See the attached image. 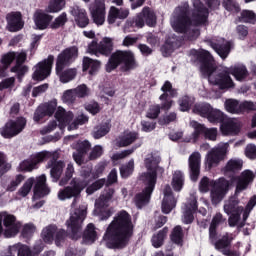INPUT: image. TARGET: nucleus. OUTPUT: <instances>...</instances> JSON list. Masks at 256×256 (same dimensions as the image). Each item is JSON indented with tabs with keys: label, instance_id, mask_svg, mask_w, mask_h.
Masks as SVG:
<instances>
[{
	"label": "nucleus",
	"instance_id": "obj_1",
	"mask_svg": "<svg viewBox=\"0 0 256 256\" xmlns=\"http://www.w3.org/2000/svg\"><path fill=\"white\" fill-rule=\"evenodd\" d=\"M191 55L201 61L200 71L202 75L208 77L209 83L218 85L220 89H231V87H235L233 79L229 75H233L236 81H245L249 76V71L243 64H236L230 68L222 67L217 69L213 56L205 49L192 50Z\"/></svg>",
	"mask_w": 256,
	"mask_h": 256
},
{
	"label": "nucleus",
	"instance_id": "obj_2",
	"mask_svg": "<svg viewBox=\"0 0 256 256\" xmlns=\"http://www.w3.org/2000/svg\"><path fill=\"white\" fill-rule=\"evenodd\" d=\"M91 176V172L88 171L86 174H82L83 179L81 178H72L70 185L66 186L63 189H60L58 192V199L60 201H67V199H73L71 203L70 218L66 221L68 230L71 233L72 239H79L81 237V230L83 229V222L87 217V204L82 203L77 207L79 203V197L81 193L89 185V180L87 177Z\"/></svg>",
	"mask_w": 256,
	"mask_h": 256
},
{
	"label": "nucleus",
	"instance_id": "obj_3",
	"mask_svg": "<svg viewBox=\"0 0 256 256\" xmlns=\"http://www.w3.org/2000/svg\"><path fill=\"white\" fill-rule=\"evenodd\" d=\"M193 10L189 17V2H184L176 7L170 18V25L176 33H183L190 41L199 37V25H207L209 10L201 0H192Z\"/></svg>",
	"mask_w": 256,
	"mask_h": 256
},
{
	"label": "nucleus",
	"instance_id": "obj_4",
	"mask_svg": "<svg viewBox=\"0 0 256 256\" xmlns=\"http://www.w3.org/2000/svg\"><path fill=\"white\" fill-rule=\"evenodd\" d=\"M161 157L157 154L150 153L144 159V165L147 172H143L139 179L145 184V188L141 193H138L134 201L138 209L145 207L147 203L151 200V193L155 189V184L157 183V173H163V168L159 167Z\"/></svg>",
	"mask_w": 256,
	"mask_h": 256
},
{
	"label": "nucleus",
	"instance_id": "obj_5",
	"mask_svg": "<svg viewBox=\"0 0 256 256\" xmlns=\"http://www.w3.org/2000/svg\"><path fill=\"white\" fill-rule=\"evenodd\" d=\"M131 235H133L131 215H129L127 211L122 210L116 214L113 221L108 226L104 239L113 247L122 249V247L127 245Z\"/></svg>",
	"mask_w": 256,
	"mask_h": 256
},
{
	"label": "nucleus",
	"instance_id": "obj_6",
	"mask_svg": "<svg viewBox=\"0 0 256 256\" xmlns=\"http://www.w3.org/2000/svg\"><path fill=\"white\" fill-rule=\"evenodd\" d=\"M209 185H212L210 191L212 205H219V203L225 199V195L229 193V189L233 183L225 178L209 181V178L203 177L199 183L200 193H208Z\"/></svg>",
	"mask_w": 256,
	"mask_h": 256
},
{
	"label": "nucleus",
	"instance_id": "obj_7",
	"mask_svg": "<svg viewBox=\"0 0 256 256\" xmlns=\"http://www.w3.org/2000/svg\"><path fill=\"white\" fill-rule=\"evenodd\" d=\"M119 65H122V71H132V69H136L137 61H135V54L131 51L121 50L114 52L106 64L107 73H111V71L117 69Z\"/></svg>",
	"mask_w": 256,
	"mask_h": 256
},
{
	"label": "nucleus",
	"instance_id": "obj_8",
	"mask_svg": "<svg viewBox=\"0 0 256 256\" xmlns=\"http://www.w3.org/2000/svg\"><path fill=\"white\" fill-rule=\"evenodd\" d=\"M19 231H21V222L17 220V217L9 212H1L0 235L6 239H11V237H17Z\"/></svg>",
	"mask_w": 256,
	"mask_h": 256
},
{
	"label": "nucleus",
	"instance_id": "obj_9",
	"mask_svg": "<svg viewBox=\"0 0 256 256\" xmlns=\"http://www.w3.org/2000/svg\"><path fill=\"white\" fill-rule=\"evenodd\" d=\"M190 127H192L194 131L189 136L183 138L184 143H197L201 135H204L205 139L209 141H217V128H207L205 125L195 120L190 121Z\"/></svg>",
	"mask_w": 256,
	"mask_h": 256
},
{
	"label": "nucleus",
	"instance_id": "obj_10",
	"mask_svg": "<svg viewBox=\"0 0 256 256\" xmlns=\"http://www.w3.org/2000/svg\"><path fill=\"white\" fill-rule=\"evenodd\" d=\"M55 117L59 122L60 129H65L68 126V131H74L79 125H85L89 121V117L84 114L79 115L74 122L73 121V112H66L63 107H58Z\"/></svg>",
	"mask_w": 256,
	"mask_h": 256
},
{
	"label": "nucleus",
	"instance_id": "obj_11",
	"mask_svg": "<svg viewBox=\"0 0 256 256\" xmlns=\"http://www.w3.org/2000/svg\"><path fill=\"white\" fill-rule=\"evenodd\" d=\"M224 212L229 217L230 227H235L239 223L241 214L243 213V206L239 205V199L237 196H232L229 199L224 201Z\"/></svg>",
	"mask_w": 256,
	"mask_h": 256
},
{
	"label": "nucleus",
	"instance_id": "obj_12",
	"mask_svg": "<svg viewBox=\"0 0 256 256\" xmlns=\"http://www.w3.org/2000/svg\"><path fill=\"white\" fill-rule=\"evenodd\" d=\"M65 237H67V232L64 229L57 228L55 225L46 226L41 233L44 243H53L55 241L57 247H61L65 243Z\"/></svg>",
	"mask_w": 256,
	"mask_h": 256
},
{
	"label": "nucleus",
	"instance_id": "obj_13",
	"mask_svg": "<svg viewBox=\"0 0 256 256\" xmlns=\"http://www.w3.org/2000/svg\"><path fill=\"white\" fill-rule=\"evenodd\" d=\"M25 125H27V120L23 117L17 120H10L0 129V135H2L4 139H11L19 135V133L25 129Z\"/></svg>",
	"mask_w": 256,
	"mask_h": 256
},
{
	"label": "nucleus",
	"instance_id": "obj_14",
	"mask_svg": "<svg viewBox=\"0 0 256 256\" xmlns=\"http://www.w3.org/2000/svg\"><path fill=\"white\" fill-rule=\"evenodd\" d=\"M77 57H79V48H77V46H72L64 49L57 57V71L65 69L67 65H71V63L75 62Z\"/></svg>",
	"mask_w": 256,
	"mask_h": 256
},
{
	"label": "nucleus",
	"instance_id": "obj_15",
	"mask_svg": "<svg viewBox=\"0 0 256 256\" xmlns=\"http://www.w3.org/2000/svg\"><path fill=\"white\" fill-rule=\"evenodd\" d=\"M227 149H229V142H221L217 148H213L207 154L206 165L208 166V169H211V167L219 165V162L223 161V157H225Z\"/></svg>",
	"mask_w": 256,
	"mask_h": 256
},
{
	"label": "nucleus",
	"instance_id": "obj_16",
	"mask_svg": "<svg viewBox=\"0 0 256 256\" xmlns=\"http://www.w3.org/2000/svg\"><path fill=\"white\" fill-rule=\"evenodd\" d=\"M49 157H51V152L48 151L33 154L28 159L20 163V171H33V169H37V165H39V163H43V161H46Z\"/></svg>",
	"mask_w": 256,
	"mask_h": 256
},
{
	"label": "nucleus",
	"instance_id": "obj_17",
	"mask_svg": "<svg viewBox=\"0 0 256 256\" xmlns=\"http://www.w3.org/2000/svg\"><path fill=\"white\" fill-rule=\"evenodd\" d=\"M53 61H55V58L53 56H48V58L46 60L39 62L34 67V73L32 76L33 79L35 81H43L44 79H47V77H49L51 75Z\"/></svg>",
	"mask_w": 256,
	"mask_h": 256
},
{
	"label": "nucleus",
	"instance_id": "obj_18",
	"mask_svg": "<svg viewBox=\"0 0 256 256\" xmlns=\"http://www.w3.org/2000/svg\"><path fill=\"white\" fill-rule=\"evenodd\" d=\"M53 61H55V58L53 56H48V58L46 60L39 62L34 67V73L32 76L33 79L35 81H43L44 79H47V77H49L51 75Z\"/></svg>",
	"mask_w": 256,
	"mask_h": 256
},
{
	"label": "nucleus",
	"instance_id": "obj_19",
	"mask_svg": "<svg viewBox=\"0 0 256 256\" xmlns=\"http://www.w3.org/2000/svg\"><path fill=\"white\" fill-rule=\"evenodd\" d=\"M89 11L95 25H104L106 15L105 0H94L89 6Z\"/></svg>",
	"mask_w": 256,
	"mask_h": 256
},
{
	"label": "nucleus",
	"instance_id": "obj_20",
	"mask_svg": "<svg viewBox=\"0 0 256 256\" xmlns=\"http://www.w3.org/2000/svg\"><path fill=\"white\" fill-rule=\"evenodd\" d=\"M145 23L148 27H155V25H157V16L149 7L143 8L141 13H139L135 19V25L136 27H139V29L145 27Z\"/></svg>",
	"mask_w": 256,
	"mask_h": 256
},
{
	"label": "nucleus",
	"instance_id": "obj_21",
	"mask_svg": "<svg viewBox=\"0 0 256 256\" xmlns=\"http://www.w3.org/2000/svg\"><path fill=\"white\" fill-rule=\"evenodd\" d=\"M6 21V29L10 33H17V31H21V29L25 27V22H23L21 12H12L7 14Z\"/></svg>",
	"mask_w": 256,
	"mask_h": 256
},
{
	"label": "nucleus",
	"instance_id": "obj_22",
	"mask_svg": "<svg viewBox=\"0 0 256 256\" xmlns=\"http://www.w3.org/2000/svg\"><path fill=\"white\" fill-rule=\"evenodd\" d=\"M161 91H163V94L160 96V101H164L161 108L164 109V111H169V109L173 106V101L168 99L169 97H175L177 95V91L173 89V85H171V82L169 81L164 83Z\"/></svg>",
	"mask_w": 256,
	"mask_h": 256
},
{
	"label": "nucleus",
	"instance_id": "obj_23",
	"mask_svg": "<svg viewBox=\"0 0 256 256\" xmlns=\"http://www.w3.org/2000/svg\"><path fill=\"white\" fill-rule=\"evenodd\" d=\"M188 165L190 169V179L197 181L199 173H201V153L195 151L188 158Z\"/></svg>",
	"mask_w": 256,
	"mask_h": 256
},
{
	"label": "nucleus",
	"instance_id": "obj_24",
	"mask_svg": "<svg viewBox=\"0 0 256 256\" xmlns=\"http://www.w3.org/2000/svg\"><path fill=\"white\" fill-rule=\"evenodd\" d=\"M241 121L237 118L225 119L221 125L222 135H239L241 133Z\"/></svg>",
	"mask_w": 256,
	"mask_h": 256
},
{
	"label": "nucleus",
	"instance_id": "obj_25",
	"mask_svg": "<svg viewBox=\"0 0 256 256\" xmlns=\"http://www.w3.org/2000/svg\"><path fill=\"white\" fill-rule=\"evenodd\" d=\"M46 183L47 176H45V174H42L41 176L36 178L33 201H35L36 199H41L45 197V195H49V193H51V190L49 189V187H47Z\"/></svg>",
	"mask_w": 256,
	"mask_h": 256
},
{
	"label": "nucleus",
	"instance_id": "obj_26",
	"mask_svg": "<svg viewBox=\"0 0 256 256\" xmlns=\"http://www.w3.org/2000/svg\"><path fill=\"white\" fill-rule=\"evenodd\" d=\"M177 206V199L173 196L171 186L167 185L164 188V198L162 201V213L168 215L170 211H173Z\"/></svg>",
	"mask_w": 256,
	"mask_h": 256
},
{
	"label": "nucleus",
	"instance_id": "obj_27",
	"mask_svg": "<svg viewBox=\"0 0 256 256\" xmlns=\"http://www.w3.org/2000/svg\"><path fill=\"white\" fill-rule=\"evenodd\" d=\"M55 109H57V100H52L50 103L40 105L34 114V121L39 122L47 115L51 117V115L55 113Z\"/></svg>",
	"mask_w": 256,
	"mask_h": 256
},
{
	"label": "nucleus",
	"instance_id": "obj_28",
	"mask_svg": "<svg viewBox=\"0 0 256 256\" xmlns=\"http://www.w3.org/2000/svg\"><path fill=\"white\" fill-rule=\"evenodd\" d=\"M139 139L137 132L126 130L115 141L116 147H129Z\"/></svg>",
	"mask_w": 256,
	"mask_h": 256
},
{
	"label": "nucleus",
	"instance_id": "obj_29",
	"mask_svg": "<svg viewBox=\"0 0 256 256\" xmlns=\"http://www.w3.org/2000/svg\"><path fill=\"white\" fill-rule=\"evenodd\" d=\"M253 179H255L253 171L244 170L238 178L235 194L237 195L238 193H241V191H245V189L249 187V184L253 183Z\"/></svg>",
	"mask_w": 256,
	"mask_h": 256
},
{
	"label": "nucleus",
	"instance_id": "obj_30",
	"mask_svg": "<svg viewBox=\"0 0 256 256\" xmlns=\"http://www.w3.org/2000/svg\"><path fill=\"white\" fill-rule=\"evenodd\" d=\"M47 169H50V176L54 183H57L63 175V170L65 169V162L63 161H49L47 164Z\"/></svg>",
	"mask_w": 256,
	"mask_h": 256
},
{
	"label": "nucleus",
	"instance_id": "obj_31",
	"mask_svg": "<svg viewBox=\"0 0 256 256\" xmlns=\"http://www.w3.org/2000/svg\"><path fill=\"white\" fill-rule=\"evenodd\" d=\"M33 20L37 29L43 30L49 27L51 21H53V16L48 15L43 10H37L34 13Z\"/></svg>",
	"mask_w": 256,
	"mask_h": 256
},
{
	"label": "nucleus",
	"instance_id": "obj_32",
	"mask_svg": "<svg viewBox=\"0 0 256 256\" xmlns=\"http://www.w3.org/2000/svg\"><path fill=\"white\" fill-rule=\"evenodd\" d=\"M16 253L18 254V256H33L31 248L21 243L9 246L7 252L4 253L2 256H15Z\"/></svg>",
	"mask_w": 256,
	"mask_h": 256
},
{
	"label": "nucleus",
	"instance_id": "obj_33",
	"mask_svg": "<svg viewBox=\"0 0 256 256\" xmlns=\"http://www.w3.org/2000/svg\"><path fill=\"white\" fill-rule=\"evenodd\" d=\"M89 149H91V143L89 141L84 140L77 143L76 152L73 153V158L77 165L83 164V157H85Z\"/></svg>",
	"mask_w": 256,
	"mask_h": 256
},
{
	"label": "nucleus",
	"instance_id": "obj_34",
	"mask_svg": "<svg viewBox=\"0 0 256 256\" xmlns=\"http://www.w3.org/2000/svg\"><path fill=\"white\" fill-rule=\"evenodd\" d=\"M129 17V9L127 8H117L115 6L110 7L108 12L107 21L109 25H113L117 19H127Z\"/></svg>",
	"mask_w": 256,
	"mask_h": 256
},
{
	"label": "nucleus",
	"instance_id": "obj_35",
	"mask_svg": "<svg viewBox=\"0 0 256 256\" xmlns=\"http://www.w3.org/2000/svg\"><path fill=\"white\" fill-rule=\"evenodd\" d=\"M210 45L212 49L216 51L219 57H221V59H227L229 53L231 52V43L225 41L224 39H220L217 43L212 42Z\"/></svg>",
	"mask_w": 256,
	"mask_h": 256
},
{
	"label": "nucleus",
	"instance_id": "obj_36",
	"mask_svg": "<svg viewBox=\"0 0 256 256\" xmlns=\"http://www.w3.org/2000/svg\"><path fill=\"white\" fill-rule=\"evenodd\" d=\"M71 13L78 25V27L84 28L89 25V17H87V12L85 9L79 8V6L74 7Z\"/></svg>",
	"mask_w": 256,
	"mask_h": 256
},
{
	"label": "nucleus",
	"instance_id": "obj_37",
	"mask_svg": "<svg viewBox=\"0 0 256 256\" xmlns=\"http://www.w3.org/2000/svg\"><path fill=\"white\" fill-rule=\"evenodd\" d=\"M197 211V198L195 195L191 196V201L186 205L184 215L182 217L183 223L189 225V223H193V212Z\"/></svg>",
	"mask_w": 256,
	"mask_h": 256
},
{
	"label": "nucleus",
	"instance_id": "obj_38",
	"mask_svg": "<svg viewBox=\"0 0 256 256\" xmlns=\"http://www.w3.org/2000/svg\"><path fill=\"white\" fill-rule=\"evenodd\" d=\"M113 195H115V190L109 188L96 200L95 207L102 208V207H109L113 202Z\"/></svg>",
	"mask_w": 256,
	"mask_h": 256
},
{
	"label": "nucleus",
	"instance_id": "obj_39",
	"mask_svg": "<svg viewBox=\"0 0 256 256\" xmlns=\"http://www.w3.org/2000/svg\"><path fill=\"white\" fill-rule=\"evenodd\" d=\"M113 195H115V190L109 188L96 200L95 207L102 208V207H109L113 202Z\"/></svg>",
	"mask_w": 256,
	"mask_h": 256
},
{
	"label": "nucleus",
	"instance_id": "obj_40",
	"mask_svg": "<svg viewBox=\"0 0 256 256\" xmlns=\"http://www.w3.org/2000/svg\"><path fill=\"white\" fill-rule=\"evenodd\" d=\"M243 169V160L239 158L230 159L226 166L224 167V175H229V173H237Z\"/></svg>",
	"mask_w": 256,
	"mask_h": 256
},
{
	"label": "nucleus",
	"instance_id": "obj_41",
	"mask_svg": "<svg viewBox=\"0 0 256 256\" xmlns=\"http://www.w3.org/2000/svg\"><path fill=\"white\" fill-rule=\"evenodd\" d=\"M101 67V62L97 60H93L87 56L83 58V71H88L90 75H95L97 71H99V68Z\"/></svg>",
	"mask_w": 256,
	"mask_h": 256
},
{
	"label": "nucleus",
	"instance_id": "obj_42",
	"mask_svg": "<svg viewBox=\"0 0 256 256\" xmlns=\"http://www.w3.org/2000/svg\"><path fill=\"white\" fill-rule=\"evenodd\" d=\"M112 51H113V38L104 37L99 43V54L105 55L106 57H108V55H111Z\"/></svg>",
	"mask_w": 256,
	"mask_h": 256
},
{
	"label": "nucleus",
	"instance_id": "obj_43",
	"mask_svg": "<svg viewBox=\"0 0 256 256\" xmlns=\"http://www.w3.org/2000/svg\"><path fill=\"white\" fill-rule=\"evenodd\" d=\"M56 73L61 81V83H69V81H73L75 77H77V69L71 68L63 71V69L57 70Z\"/></svg>",
	"mask_w": 256,
	"mask_h": 256
},
{
	"label": "nucleus",
	"instance_id": "obj_44",
	"mask_svg": "<svg viewBox=\"0 0 256 256\" xmlns=\"http://www.w3.org/2000/svg\"><path fill=\"white\" fill-rule=\"evenodd\" d=\"M184 183L185 176L183 175V172L176 170L172 178V187L174 191H181V189H183Z\"/></svg>",
	"mask_w": 256,
	"mask_h": 256
},
{
	"label": "nucleus",
	"instance_id": "obj_45",
	"mask_svg": "<svg viewBox=\"0 0 256 256\" xmlns=\"http://www.w3.org/2000/svg\"><path fill=\"white\" fill-rule=\"evenodd\" d=\"M95 239H97V232L95 231V225L88 224L84 234H83V241L84 243H94Z\"/></svg>",
	"mask_w": 256,
	"mask_h": 256
},
{
	"label": "nucleus",
	"instance_id": "obj_46",
	"mask_svg": "<svg viewBox=\"0 0 256 256\" xmlns=\"http://www.w3.org/2000/svg\"><path fill=\"white\" fill-rule=\"evenodd\" d=\"M169 230L167 228H164L160 230L157 234L153 235L152 237V245L156 249H159L163 245V242L165 241V237H167V233Z\"/></svg>",
	"mask_w": 256,
	"mask_h": 256
},
{
	"label": "nucleus",
	"instance_id": "obj_47",
	"mask_svg": "<svg viewBox=\"0 0 256 256\" xmlns=\"http://www.w3.org/2000/svg\"><path fill=\"white\" fill-rule=\"evenodd\" d=\"M179 47V41L175 38L168 39L165 43V45L162 47V53L165 55V57L169 56L173 53L174 49H177Z\"/></svg>",
	"mask_w": 256,
	"mask_h": 256
},
{
	"label": "nucleus",
	"instance_id": "obj_48",
	"mask_svg": "<svg viewBox=\"0 0 256 256\" xmlns=\"http://www.w3.org/2000/svg\"><path fill=\"white\" fill-rule=\"evenodd\" d=\"M225 109L226 111H228V113H233V114L242 113L241 104H239V101L233 100V99L226 100Z\"/></svg>",
	"mask_w": 256,
	"mask_h": 256
},
{
	"label": "nucleus",
	"instance_id": "obj_49",
	"mask_svg": "<svg viewBox=\"0 0 256 256\" xmlns=\"http://www.w3.org/2000/svg\"><path fill=\"white\" fill-rule=\"evenodd\" d=\"M207 119L210 123H224L226 118L223 112L212 108V110H210V114L208 115Z\"/></svg>",
	"mask_w": 256,
	"mask_h": 256
},
{
	"label": "nucleus",
	"instance_id": "obj_50",
	"mask_svg": "<svg viewBox=\"0 0 256 256\" xmlns=\"http://www.w3.org/2000/svg\"><path fill=\"white\" fill-rule=\"evenodd\" d=\"M13 61H15V52L4 54L1 58L0 73L7 70Z\"/></svg>",
	"mask_w": 256,
	"mask_h": 256
},
{
	"label": "nucleus",
	"instance_id": "obj_51",
	"mask_svg": "<svg viewBox=\"0 0 256 256\" xmlns=\"http://www.w3.org/2000/svg\"><path fill=\"white\" fill-rule=\"evenodd\" d=\"M212 109L213 107L209 104H196L193 108V113H196V115H200L201 117L208 118Z\"/></svg>",
	"mask_w": 256,
	"mask_h": 256
},
{
	"label": "nucleus",
	"instance_id": "obj_52",
	"mask_svg": "<svg viewBox=\"0 0 256 256\" xmlns=\"http://www.w3.org/2000/svg\"><path fill=\"white\" fill-rule=\"evenodd\" d=\"M33 183H35V178H28L23 186L18 190L17 195L19 197H27V195L31 193V189H33Z\"/></svg>",
	"mask_w": 256,
	"mask_h": 256
},
{
	"label": "nucleus",
	"instance_id": "obj_53",
	"mask_svg": "<svg viewBox=\"0 0 256 256\" xmlns=\"http://www.w3.org/2000/svg\"><path fill=\"white\" fill-rule=\"evenodd\" d=\"M233 241V236H230L229 234H225L221 239H219L215 243V247L218 251H225L229 245H231V242Z\"/></svg>",
	"mask_w": 256,
	"mask_h": 256
},
{
	"label": "nucleus",
	"instance_id": "obj_54",
	"mask_svg": "<svg viewBox=\"0 0 256 256\" xmlns=\"http://www.w3.org/2000/svg\"><path fill=\"white\" fill-rule=\"evenodd\" d=\"M75 173V167L71 163H69L65 169L64 177H62L59 181V186L64 187V185H67L69 181H71V178L73 177V174Z\"/></svg>",
	"mask_w": 256,
	"mask_h": 256
},
{
	"label": "nucleus",
	"instance_id": "obj_55",
	"mask_svg": "<svg viewBox=\"0 0 256 256\" xmlns=\"http://www.w3.org/2000/svg\"><path fill=\"white\" fill-rule=\"evenodd\" d=\"M65 7V0H51L46 8L47 13H59Z\"/></svg>",
	"mask_w": 256,
	"mask_h": 256
},
{
	"label": "nucleus",
	"instance_id": "obj_56",
	"mask_svg": "<svg viewBox=\"0 0 256 256\" xmlns=\"http://www.w3.org/2000/svg\"><path fill=\"white\" fill-rule=\"evenodd\" d=\"M221 223H225V218H223V214L217 213L211 222L209 231H210V237H213L215 235V229H217V226L221 225Z\"/></svg>",
	"mask_w": 256,
	"mask_h": 256
},
{
	"label": "nucleus",
	"instance_id": "obj_57",
	"mask_svg": "<svg viewBox=\"0 0 256 256\" xmlns=\"http://www.w3.org/2000/svg\"><path fill=\"white\" fill-rule=\"evenodd\" d=\"M171 241L173 243H176V245H182L183 244V228L181 226H176L171 234Z\"/></svg>",
	"mask_w": 256,
	"mask_h": 256
},
{
	"label": "nucleus",
	"instance_id": "obj_58",
	"mask_svg": "<svg viewBox=\"0 0 256 256\" xmlns=\"http://www.w3.org/2000/svg\"><path fill=\"white\" fill-rule=\"evenodd\" d=\"M111 130V127L108 123L102 124L96 127V130L93 132L94 139H101V137H105L107 133Z\"/></svg>",
	"mask_w": 256,
	"mask_h": 256
},
{
	"label": "nucleus",
	"instance_id": "obj_59",
	"mask_svg": "<svg viewBox=\"0 0 256 256\" xmlns=\"http://www.w3.org/2000/svg\"><path fill=\"white\" fill-rule=\"evenodd\" d=\"M135 169V160L131 159L127 165H124L120 168V175L124 178L129 177Z\"/></svg>",
	"mask_w": 256,
	"mask_h": 256
},
{
	"label": "nucleus",
	"instance_id": "obj_60",
	"mask_svg": "<svg viewBox=\"0 0 256 256\" xmlns=\"http://www.w3.org/2000/svg\"><path fill=\"white\" fill-rule=\"evenodd\" d=\"M74 92L76 93V97L83 99L85 97H89L91 90L89 87H87V85L81 84L74 89Z\"/></svg>",
	"mask_w": 256,
	"mask_h": 256
},
{
	"label": "nucleus",
	"instance_id": "obj_61",
	"mask_svg": "<svg viewBox=\"0 0 256 256\" xmlns=\"http://www.w3.org/2000/svg\"><path fill=\"white\" fill-rule=\"evenodd\" d=\"M161 113V106L159 104L151 105L146 113L148 119H157Z\"/></svg>",
	"mask_w": 256,
	"mask_h": 256
},
{
	"label": "nucleus",
	"instance_id": "obj_62",
	"mask_svg": "<svg viewBox=\"0 0 256 256\" xmlns=\"http://www.w3.org/2000/svg\"><path fill=\"white\" fill-rule=\"evenodd\" d=\"M240 21L243 23H255L256 21V16L253 11L250 10H244L241 13V18Z\"/></svg>",
	"mask_w": 256,
	"mask_h": 256
},
{
	"label": "nucleus",
	"instance_id": "obj_63",
	"mask_svg": "<svg viewBox=\"0 0 256 256\" xmlns=\"http://www.w3.org/2000/svg\"><path fill=\"white\" fill-rule=\"evenodd\" d=\"M67 23V14L62 13L59 17H57L52 24L50 25L51 29H59V27H63Z\"/></svg>",
	"mask_w": 256,
	"mask_h": 256
},
{
	"label": "nucleus",
	"instance_id": "obj_64",
	"mask_svg": "<svg viewBox=\"0 0 256 256\" xmlns=\"http://www.w3.org/2000/svg\"><path fill=\"white\" fill-rule=\"evenodd\" d=\"M77 99V94L75 93V89L66 90L63 93L62 101L64 103H73Z\"/></svg>",
	"mask_w": 256,
	"mask_h": 256
}]
</instances>
